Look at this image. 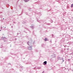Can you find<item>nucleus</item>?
<instances>
[{"label":"nucleus","mask_w":73,"mask_h":73,"mask_svg":"<svg viewBox=\"0 0 73 73\" xmlns=\"http://www.w3.org/2000/svg\"><path fill=\"white\" fill-rule=\"evenodd\" d=\"M46 61H44V65H46Z\"/></svg>","instance_id":"f257e3e1"},{"label":"nucleus","mask_w":73,"mask_h":73,"mask_svg":"<svg viewBox=\"0 0 73 73\" xmlns=\"http://www.w3.org/2000/svg\"><path fill=\"white\" fill-rule=\"evenodd\" d=\"M44 40H45V41H47V38H45L44 39Z\"/></svg>","instance_id":"f03ea898"},{"label":"nucleus","mask_w":73,"mask_h":73,"mask_svg":"<svg viewBox=\"0 0 73 73\" xmlns=\"http://www.w3.org/2000/svg\"><path fill=\"white\" fill-rule=\"evenodd\" d=\"M28 45H29V44H31V42H28Z\"/></svg>","instance_id":"7ed1b4c3"},{"label":"nucleus","mask_w":73,"mask_h":73,"mask_svg":"<svg viewBox=\"0 0 73 73\" xmlns=\"http://www.w3.org/2000/svg\"><path fill=\"white\" fill-rule=\"evenodd\" d=\"M73 7V4H72L71 5V8H72Z\"/></svg>","instance_id":"20e7f679"},{"label":"nucleus","mask_w":73,"mask_h":73,"mask_svg":"<svg viewBox=\"0 0 73 73\" xmlns=\"http://www.w3.org/2000/svg\"><path fill=\"white\" fill-rule=\"evenodd\" d=\"M4 18H3V20H4Z\"/></svg>","instance_id":"39448f33"}]
</instances>
